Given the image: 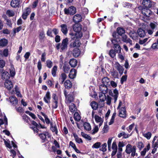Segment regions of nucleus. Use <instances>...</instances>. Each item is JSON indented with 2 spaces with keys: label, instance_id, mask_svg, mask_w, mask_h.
<instances>
[{
  "label": "nucleus",
  "instance_id": "nucleus-24",
  "mask_svg": "<svg viewBox=\"0 0 158 158\" xmlns=\"http://www.w3.org/2000/svg\"><path fill=\"white\" fill-rule=\"evenodd\" d=\"M110 73L114 78H118V72L114 69L111 70Z\"/></svg>",
  "mask_w": 158,
  "mask_h": 158
},
{
  "label": "nucleus",
  "instance_id": "nucleus-7",
  "mask_svg": "<svg viewBox=\"0 0 158 158\" xmlns=\"http://www.w3.org/2000/svg\"><path fill=\"white\" fill-rule=\"evenodd\" d=\"M142 14L147 17H149L152 15L151 11L148 8H143L142 10Z\"/></svg>",
  "mask_w": 158,
  "mask_h": 158
},
{
  "label": "nucleus",
  "instance_id": "nucleus-1",
  "mask_svg": "<svg viewBox=\"0 0 158 158\" xmlns=\"http://www.w3.org/2000/svg\"><path fill=\"white\" fill-rule=\"evenodd\" d=\"M68 39L67 38L64 39L61 44H57L56 45V48L60 52H63L67 49Z\"/></svg>",
  "mask_w": 158,
  "mask_h": 158
},
{
  "label": "nucleus",
  "instance_id": "nucleus-44",
  "mask_svg": "<svg viewBox=\"0 0 158 158\" xmlns=\"http://www.w3.org/2000/svg\"><path fill=\"white\" fill-rule=\"evenodd\" d=\"M3 124H4L6 126L7 125V119L5 116L4 117V121L2 119H0V126Z\"/></svg>",
  "mask_w": 158,
  "mask_h": 158
},
{
  "label": "nucleus",
  "instance_id": "nucleus-19",
  "mask_svg": "<svg viewBox=\"0 0 158 158\" xmlns=\"http://www.w3.org/2000/svg\"><path fill=\"white\" fill-rule=\"evenodd\" d=\"M4 85L5 87L9 90L13 86L12 82L9 80H6L4 83Z\"/></svg>",
  "mask_w": 158,
  "mask_h": 158
},
{
  "label": "nucleus",
  "instance_id": "nucleus-58",
  "mask_svg": "<svg viewBox=\"0 0 158 158\" xmlns=\"http://www.w3.org/2000/svg\"><path fill=\"white\" fill-rule=\"evenodd\" d=\"M101 145V143L100 142H96L93 145L92 148H98L100 147Z\"/></svg>",
  "mask_w": 158,
  "mask_h": 158
},
{
  "label": "nucleus",
  "instance_id": "nucleus-23",
  "mask_svg": "<svg viewBox=\"0 0 158 158\" xmlns=\"http://www.w3.org/2000/svg\"><path fill=\"white\" fill-rule=\"evenodd\" d=\"M80 43L79 42V40H75L71 42L70 44V46L71 48L78 47L80 46Z\"/></svg>",
  "mask_w": 158,
  "mask_h": 158
},
{
  "label": "nucleus",
  "instance_id": "nucleus-30",
  "mask_svg": "<svg viewBox=\"0 0 158 158\" xmlns=\"http://www.w3.org/2000/svg\"><path fill=\"white\" fill-rule=\"evenodd\" d=\"M113 92L114 95L113 96H112V97L113 98L114 103H115L117 100V99L118 97V90L116 89H115L114 90Z\"/></svg>",
  "mask_w": 158,
  "mask_h": 158
},
{
  "label": "nucleus",
  "instance_id": "nucleus-59",
  "mask_svg": "<svg viewBox=\"0 0 158 158\" xmlns=\"http://www.w3.org/2000/svg\"><path fill=\"white\" fill-rule=\"evenodd\" d=\"M112 138H109L107 141V144L108 146V148L109 150H110V146L111 145V143Z\"/></svg>",
  "mask_w": 158,
  "mask_h": 158
},
{
  "label": "nucleus",
  "instance_id": "nucleus-29",
  "mask_svg": "<svg viewBox=\"0 0 158 158\" xmlns=\"http://www.w3.org/2000/svg\"><path fill=\"white\" fill-rule=\"evenodd\" d=\"M150 149V144H148L147 146L143 149V150L141 152V156H144L147 151H148Z\"/></svg>",
  "mask_w": 158,
  "mask_h": 158
},
{
  "label": "nucleus",
  "instance_id": "nucleus-53",
  "mask_svg": "<svg viewBox=\"0 0 158 158\" xmlns=\"http://www.w3.org/2000/svg\"><path fill=\"white\" fill-rule=\"evenodd\" d=\"M107 146V144L106 143H104L101 146L100 149V150L102 151L103 152H105L106 151V148Z\"/></svg>",
  "mask_w": 158,
  "mask_h": 158
},
{
  "label": "nucleus",
  "instance_id": "nucleus-50",
  "mask_svg": "<svg viewBox=\"0 0 158 158\" xmlns=\"http://www.w3.org/2000/svg\"><path fill=\"white\" fill-rule=\"evenodd\" d=\"M143 135L148 139H149L152 135V134L150 132H148L147 133H143Z\"/></svg>",
  "mask_w": 158,
  "mask_h": 158
},
{
  "label": "nucleus",
  "instance_id": "nucleus-9",
  "mask_svg": "<svg viewBox=\"0 0 158 158\" xmlns=\"http://www.w3.org/2000/svg\"><path fill=\"white\" fill-rule=\"evenodd\" d=\"M122 36V40L127 43H129L131 45L132 44V41L131 39L128 38L127 36L125 34H123Z\"/></svg>",
  "mask_w": 158,
  "mask_h": 158
},
{
  "label": "nucleus",
  "instance_id": "nucleus-34",
  "mask_svg": "<svg viewBox=\"0 0 158 158\" xmlns=\"http://www.w3.org/2000/svg\"><path fill=\"white\" fill-rule=\"evenodd\" d=\"M117 31L118 33L120 35H122L125 33V30L124 28L118 27L117 29Z\"/></svg>",
  "mask_w": 158,
  "mask_h": 158
},
{
  "label": "nucleus",
  "instance_id": "nucleus-33",
  "mask_svg": "<svg viewBox=\"0 0 158 158\" xmlns=\"http://www.w3.org/2000/svg\"><path fill=\"white\" fill-rule=\"evenodd\" d=\"M8 43L7 40L5 39L0 40V46L4 47L6 46Z\"/></svg>",
  "mask_w": 158,
  "mask_h": 158
},
{
  "label": "nucleus",
  "instance_id": "nucleus-2",
  "mask_svg": "<svg viewBox=\"0 0 158 158\" xmlns=\"http://www.w3.org/2000/svg\"><path fill=\"white\" fill-rule=\"evenodd\" d=\"M136 148L135 146H132L130 144H128L126 147V152L128 154L131 153V155L132 156H135Z\"/></svg>",
  "mask_w": 158,
  "mask_h": 158
},
{
  "label": "nucleus",
  "instance_id": "nucleus-60",
  "mask_svg": "<svg viewBox=\"0 0 158 158\" xmlns=\"http://www.w3.org/2000/svg\"><path fill=\"white\" fill-rule=\"evenodd\" d=\"M136 34V33L132 31H131L129 33V35L130 37L133 40H135L136 39V38L135 36Z\"/></svg>",
  "mask_w": 158,
  "mask_h": 158
},
{
  "label": "nucleus",
  "instance_id": "nucleus-13",
  "mask_svg": "<svg viewBox=\"0 0 158 158\" xmlns=\"http://www.w3.org/2000/svg\"><path fill=\"white\" fill-rule=\"evenodd\" d=\"M99 89L101 91L100 93H103V94H107L108 91L107 86L106 85L105 86L102 84L99 87Z\"/></svg>",
  "mask_w": 158,
  "mask_h": 158
},
{
  "label": "nucleus",
  "instance_id": "nucleus-49",
  "mask_svg": "<svg viewBox=\"0 0 158 158\" xmlns=\"http://www.w3.org/2000/svg\"><path fill=\"white\" fill-rule=\"evenodd\" d=\"M116 112L115 111L112 115V116L111 118L110 119V121L109 123V125H111L114 122V119L115 118V117L116 116Z\"/></svg>",
  "mask_w": 158,
  "mask_h": 158
},
{
  "label": "nucleus",
  "instance_id": "nucleus-4",
  "mask_svg": "<svg viewBox=\"0 0 158 158\" xmlns=\"http://www.w3.org/2000/svg\"><path fill=\"white\" fill-rule=\"evenodd\" d=\"M114 67L118 72L119 74L120 75H122L123 74L124 69L123 67L118 62H115Z\"/></svg>",
  "mask_w": 158,
  "mask_h": 158
},
{
  "label": "nucleus",
  "instance_id": "nucleus-36",
  "mask_svg": "<svg viewBox=\"0 0 158 158\" xmlns=\"http://www.w3.org/2000/svg\"><path fill=\"white\" fill-rule=\"evenodd\" d=\"M114 48L117 53H118L121 52V48L118 44H114Z\"/></svg>",
  "mask_w": 158,
  "mask_h": 158
},
{
  "label": "nucleus",
  "instance_id": "nucleus-42",
  "mask_svg": "<svg viewBox=\"0 0 158 158\" xmlns=\"http://www.w3.org/2000/svg\"><path fill=\"white\" fill-rule=\"evenodd\" d=\"M116 52L113 49H111L109 53L110 56L112 58H114L116 56Z\"/></svg>",
  "mask_w": 158,
  "mask_h": 158
},
{
  "label": "nucleus",
  "instance_id": "nucleus-21",
  "mask_svg": "<svg viewBox=\"0 0 158 158\" xmlns=\"http://www.w3.org/2000/svg\"><path fill=\"white\" fill-rule=\"evenodd\" d=\"M140 37H144L146 35V31L142 28H139L137 31Z\"/></svg>",
  "mask_w": 158,
  "mask_h": 158
},
{
  "label": "nucleus",
  "instance_id": "nucleus-12",
  "mask_svg": "<svg viewBox=\"0 0 158 158\" xmlns=\"http://www.w3.org/2000/svg\"><path fill=\"white\" fill-rule=\"evenodd\" d=\"M73 100L74 97L73 96L72 94H69L66 97L65 103L67 104H68L73 102Z\"/></svg>",
  "mask_w": 158,
  "mask_h": 158
},
{
  "label": "nucleus",
  "instance_id": "nucleus-38",
  "mask_svg": "<svg viewBox=\"0 0 158 158\" xmlns=\"http://www.w3.org/2000/svg\"><path fill=\"white\" fill-rule=\"evenodd\" d=\"M73 136L77 143H83V142L82 139L81 138H79L76 134H73Z\"/></svg>",
  "mask_w": 158,
  "mask_h": 158
},
{
  "label": "nucleus",
  "instance_id": "nucleus-56",
  "mask_svg": "<svg viewBox=\"0 0 158 158\" xmlns=\"http://www.w3.org/2000/svg\"><path fill=\"white\" fill-rule=\"evenodd\" d=\"M137 146L139 150H141L144 147V145L142 142H138Z\"/></svg>",
  "mask_w": 158,
  "mask_h": 158
},
{
  "label": "nucleus",
  "instance_id": "nucleus-55",
  "mask_svg": "<svg viewBox=\"0 0 158 158\" xmlns=\"http://www.w3.org/2000/svg\"><path fill=\"white\" fill-rule=\"evenodd\" d=\"M127 79V75H125L122 76L121 78L120 83L123 84L124 82L126 81Z\"/></svg>",
  "mask_w": 158,
  "mask_h": 158
},
{
  "label": "nucleus",
  "instance_id": "nucleus-64",
  "mask_svg": "<svg viewBox=\"0 0 158 158\" xmlns=\"http://www.w3.org/2000/svg\"><path fill=\"white\" fill-rule=\"evenodd\" d=\"M52 101H58V96L56 94L54 93L52 95Z\"/></svg>",
  "mask_w": 158,
  "mask_h": 158
},
{
  "label": "nucleus",
  "instance_id": "nucleus-16",
  "mask_svg": "<svg viewBox=\"0 0 158 158\" xmlns=\"http://www.w3.org/2000/svg\"><path fill=\"white\" fill-rule=\"evenodd\" d=\"M82 18V17L81 15L77 14L74 16L73 21L75 23H78V22L81 21Z\"/></svg>",
  "mask_w": 158,
  "mask_h": 158
},
{
  "label": "nucleus",
  "instance_id": "nucleus-22",
  "mask_svg": "<svg viewBox=\"0 0 158 158\" xmlns=\"http://www.w3.org/2000/svg\"><path fill=\"white\" fill-rule=\"evenodd\" d=\"M30 9L29 8H27L25 11L23 12L22 15V17L24 19H26L27 16L29 15L30 13Z\"/></svg>",
  "mask_w": 158,
  "mask_h": 158
},
{
  "label": "nucleus",
  "instance_id": "nucleus-27",
  "mask_svg": "<svg viewBox=\"0 0 158 158\" xmlns=\"http://www.w3.org/2000/svg\"><path fill=\"white\" fill-rule=\"evenodd\" d=\"M69 64L72 67L74 68L77 65V61L74 59H71L69 61Z\"/></svg>",
  "mask_w": 158,
  "mask_h": 158
},
{
  "label": "nucleus",
  "instance_id": "nucleus-26",
  "mask_svg": "<svg viewBox=\"0 0 158 158\" xmlns=\"http://www.w3.org/2000/svg\"><path fill=\"white\" fill-rule=\"evenodd\" d=\"M81 51L78 48H75L73 51V55L75 57H78L80 55Z\"/></svg>",
  "mask_w": 158,
  "mask_h": 158
},
{
  "label": "nucleus",
  "instance_id": "nucleus-41",
  "mask_svg": "<svg viewBox=\"0 0 158 158\" xmlns=\"http://www.w3.org/2000/svg\"><path fill=\"white\" fill-rule=\"evenodd\" d=\"M5 62L3 60H0V73L3 71V67L5 66Z\"/></svg>",
  "mask_w": 158,
  "mask_h": 158
},
{
  "label": "nucleus",
  "instance_id": "nucleus-31",
  "mask_svg": "<svg viewBox=\"0 0 158 158\" xmlns=\"http://www.w3.org/2000/svg\"><path fill=\"white\" fill-rule=\"evenodd\" d=\"M51 130L53 132H54L56 134L58 133L57 127L56 125L53 124L52 123H50Z\"/></svg>",
  "mask_w": 158,
  "mask_h": 158
},
{
  "label": "nucleus",
  "instance_id": "nucleus-48",
  "mask_svg": "<svg viewBox=\"0 0 158 158\" xmlns=\"http://www.w3.org/2000/svg\"><path fill=\"white\" fill-rule=\"evenodd\" d=\"M57 66L56 65L54 66L52 70V74L53 77L56 76V73L57 70Z\"/></svg>",
  "mask_w": 158,
  "mask_h": 158
},
{
  "label": "nucleus",
  "instance_id": "nucleus-8",
  "mask_svg": "<svg viewBox=\"0 0 158 158\" xmlns=\"http://www.w3.org/2000/svg\"><path fill=\"white\" fill-rule=\"evenodd\" d=\"M22 2L21 0H12L10 5L12 7L16 8L19 7Z\"/></svg>",
  "mask_w": 158,
  "mask_h": 158
},
{
  "label": "nucleus",
  "instance_id": "nucleus-46",
  "mask_svg": "<svg viewBox=\"0 0 158 158\" xmlns=\"http://www.w3.org/2000/svg\"><path fill=\"white\" fill-rule=\"evenodd\" d=\"M113 97L107 95V98L106 97V99L105 100H106V103L107 105H110L111 103V100H113ZM114 100V99H113Z\"/></svg>",
  "mask_w": 158,
  "mask_h": 158
},
{
  "label": "nucleus",
  "instance_id": "nucleus-37",
  "mask_svg": "<svg viewBox=\"0 0 158 158\" xmlns=\"http://www.w3.org/2000/svg\"><path fill=\"white\" fill-rule=\"evenodd\" d=\"M67 76L66 74L64 73H62L61 74L60 77L59 78L61 82L60 83L62 84L64 80L66 78Z\"/></svg>",
  "mask_w": 158,
  "mask_h": 158
},
{
  "label": "nucleus",
  "instance_id": "nucleus-20",
  "mask_svg": "<svg viewBox=\"0 0 158 158\" xmlns=\"http://www.w3.org/2000/svg\"><path fill=\"white\" fill-rule=\"evenodd\" d=\"M77 71L75 69H72L69 73V77L70 78L73 79L75 77Z\"/></svg>",
  "mask_w": 158,
  "mask_h": 158
},
{
  "label": "nucleus",
  "instance_id": "nucleus-18",
  "mask_svg": "<svg viewBox=\"0 0 158 158\" xmlns=\"http://www.w3.org/2000/svg\"><path fill=\"white\" fill-rule=\"evenodd\" d=\"M142 4L146 8H149L152 6V4L150 0H143Z\"/></svg>",
  "mask_w": 158,
  "mask_h": 158
},
{
  "label": "nucleus",
  "instance_id": "nucleus-62",
  "mask_svg": "<svg viewBox=\"0 0 158 158\" xmlns=\"http://www.w3.org/2000/svg\"><path fill=\"white\" fill-rule=\"evenodd\" d=\"M94 118L95 121L97 123L101 122L102 121L101 118L98 116L95 115Z\"/></svg>",
  "mask_w": 158,
  "mask_h": 158
},
{
  "label": "nucleus",
  "instance_id": "nucleus-32",
  "mask_svg": "<svg viewBox=\"0 0 158 158\" xmlns=\"http://www.w3.org/2000/svg\"><path fill=\"white\" fill-rule=\"evenodd\" d=\"M106 94L102 93H99V97L101 101L104 102L106 99Z\"/></svg>",
  "mask_w": 158,
  "mask_h": 158
},
{
  "label": "nucleus",
  "instance_id": "nucleus-35",
  "mask_svg": "<svg viewBox=\"0 0 158 158\" xmlns=\"http://www.w3.org/2000/svg\"><path fill=\"white\" fill-rule=\"evenodd\" d=\"M92 108L94 110H97L98 107V104L95 101L92 102L90 104Z\"/></svg>",
  "mask_w": 158,
  "mask_h": 158
},
{
  "label": "nucleus",
  "instance_id": "nucleus-54",
  "mask_svg": "<svg viewBox=\"0 0 158 158\" xmlns=\"http://www.w3.org/2000/svg\"><path fill=\"white\" fill-rule=\"evenodd\" d=\"M6 15L9 17H12L14 15V12L12 10H8L6 12Z\"/></svg>",
  "mask_w": 158,
  "mask_h": 158
},
{
  "label": "nucleus",
  "instance_id": "nucleus-43",
  "mask_svg": "<svg viewBox=\"0 0 158 158\" xmlns=\"http://www.w3.org/2000/svg\"><path fill=\"white\" fill-rule=\"evenodd\" d=\"M158 24L156 22H151L149 24V26L151 28V29L152 30H154V29L156 28Z\"/></svg>",
  "mask_w": 158,
  "mask_h": 158
},
{
  "label": "nucleus",
  "instance_id": "nucleus-28",
  "mask_svg": "<svg viewBox=\"0 0 158 158\" xmlns=\"http://www.w3.org/2000/svg\"><path fill=\"white\" fill-rule=\"evenodd\" d=\"M64 85L66 88L70 89L72 86V83L69 80H67L64 82Z\"/></svg>",
  "mask_w": 158,
  "mask_h": 158
},
{
  "label": "nucleus",
  "instance_id": "nucleus-61",
  "mask_svg": "<svg viewBox=\"0 0 158 158\" xmlns=\"http://www.w3.org/2000/svg\"><path fill=\"white\" fill-rule=\"evenodd\" d=\"M58 101H52V107L53 109H56L58 107Z\"/></svg>",
  "mask_w": 158,
  "mask_h": 158
},
{
  "label": "nucleus",
  "instance_id": "nucleus-15",
  "mask_svg": "<svg viewBox=\"0 0 158 158\" xmlns=\"http://www.w3.org/2000/svg\"><path fill=\"white\" fill-rule=\"evenodd\" d=\"M60 27L61 28V31L63 34L64 35H66L68 31L66 24H62L60 25Z\"/></svg>",
  "mask_w": 158,
  "mask_h": 158
},
{
  "label": "nucleus",
  "instance_id": "nucleus-63",
  "mask_svg": "<svg viewBox=\"0 0 158 158\" xmlns=\"http://www.w3.org/2000/svg\"><path fill=\"white\" fill-rule=\"evenodd\" d=\"M46 53L45 52L43 53L41 56V60L42 62H45L46 59Z\"/></svg>",
  "mask_w": 158,
  "mask_h": 158
},
{
  "label": "nucleus",
  "instance_id": "nucleus-14",
  "mask_svg": "<svg viewBox=\"0 0 158 158\" xmlns=\"http://www.w3.org/2000/svg\"><path fill=\"white\" fill-rule=\"evenodd\" d=\"M118 115L122 118H125L126 117V112L124 107H122L119 110Z\"/></svg>",
  "mask_w": 158,
  "mask_h": 158
},
{
  "label": "nucleus",
  "instance_id": "nucleus-5",
  "mask_svg": "<svg viewBox=\"0 0 158 158\" xmlns=\"http://www.w3.org/2000/svg\"><path fill=\"white\" fill-rule=\"evenodd\" d=\"M73 31L77 33H82L81 30L82 29V26L81 24L79 23H76L73 26Z\"/></svg>",
  "mask_w": 158,
  "mask_h": 158
},
{
  "label": "nucleus",
  "instance_id": "nucleus-11",
  "mask_svg": "<svg viewBox=\"0 0 158 158\" xmlns=\"http://www.w3.org/2000/svg\"><path fill=\"white\" fill-rule=\"evenodd\" d=\"M50 99L51 96L50 93L49 91H48L46 93L45 96L44 98V100L46 103L49 104L50 103Z\"/></svg>",
  "mask_w": 158,
  "mask_h": 158
},
{
  "label": "nucleus",
  "instance_id": "nucleus-17",
  "mask_svg": "<svg viewBox=\"0 0 158 158\" xmlns=\"http://www.w3.org/2000/svg\"><path fill=\"white\" fill-rule=\"evenodd\" d=\"M10 77V75L8 72L4 71L2 73V78L5 80H7Z\"/></svg>",
  "mask_w": 158,
  "mask_h": 158
},
{
  "label": "nucleus",
  "instance_id": "nucleus-47",
  "mask_svg": "<svg viewBox=\"0 0 158 158\" xmlns=\"http://www.w3.org/2000/svg\"><path fill=\"white\" fill-rule=\"evenodd\" d=\"M74 119L77 121H79L81 119V117L78 112H75L74 115Z\"/></svg>",
  "mask_w": 158,
  "mask_h": 158
},
{
  "label": "nucleus",
  "instance_id": "nucleus-52",
  "mask_svg": "<svg viewBox=\"0 0 158 158\" xmlns=\"http://www.w3.org/2000/svg\"><path fill=\"white\" fill-rule=\"evenodd\" d=\"M81 134L82 137H83L85 138L88 140H90L91 139V138L87 134H85L83 132H81Z\"/></svg>",
  "mask_w": 158,
  "mask_h": 158
},
{
  "label": "nucleus",
  "instance_id": "nucleus-25",
  "mask_svg": "<svg viewBox=\"0 0 158 158\" xmlns=\"http://www.w3.org/2000/svg\"><path fill=\"white\" fill-rule=\"evenodd\" d=\"M102 85H104L107 86L109 85V83L110 81V79L107 77H105L103 78L102 80Z\"/></svg>",
  "mask_w": 158,
  "mask_h": 158
},
{
  "label": "nucleus",
  "instance_id": "nucleus-51",
  "mask_svg": "<svg viewBox=\"0 0 158 158\" xmlns=\"http://www.w3.org/2000/svg\"><path fill=\"white\" fill-rule=\"evenodd\" d=\"M47 66L49 68H51L52 66L53 63L49 60H48L46 61Z\"/></svg>",
  "mask_w": 158,
  "mask_h": 158
},
{
  "label": "nucleus",
  "instance_id": "nucleus-3",
  "mask_svg": "<svg viewBox=\"0 0 158 158\" xmlns=\"http://www.w3.org/2000/svg\"><path fill=\"white\" fill-rule=\"evenodd\" d=\"M64 13L66 14L73 15L76 12V9L75 7L71 6L68 9L65 8L64 10Z\"/></svg>",
  "mask_w": 158,
  "mask_h": 158
},
{
  "label": "nucleus",
  "instance_id": "nucleus-10",
  "mask_svg": "<svg viewBox=\"0 0 158 158\" xmlns=\"http://www.w3.org/2000/svg\"><path fill=\"white\" fill-rule=\"evenodd\" d=\"M9 102L13 106H15L18 104V100L16 97L12 96L9 98Z\"/></svg>",
  "mask_w": 158,
  "mask_h": 158
},
{
  "label": "nucleus",
  "instance_id": "nucleus-45",
  "mask_svg": "<svg viewBox=\"0 0 158 158\" xmlns=\"http://www.w3.org/2000/svg\"><path fill=\"white\" fill-rule=\"evenodd\" d=\"M48 134V132H46L45 133H41L40 135V138L44 141L46 139V136Z\"/></svg>",
  "mask_w": 158,
  "mask_h": 158
},
{
  "label": "nucleus",
  "instance_id": "nucleus-40",
  "mask_svg": "<svg viewBox=\"0 0 158 158\" xmlns=\"http://www.w3.org/2000/svg\"><path fill=\"white\" fill-rule=\"evenodd\" d=\"M69 110L72 112H74L77 109V108L75 105L73 103L71 104L69 106Z\"/></svg>",
  "mask_w": 158,
  "mask_h": 158
},
{
  "label": "nucleus",
  "instance_id": "nucleus-39",
  "mask_svg": "<svg viewBox=\"0 0 158 158\" xmlns=\"http://www.w3.org/2000/svg\"><path fill=\"white\" fill-rule=\"evenodd\" d=\"M83 126L84 129L86 130L90 131L91 130V127L90 124L88 123L85 122L84 123Z\"/></svg>",
  "mask_w": 158,
  "mask_h": 158
},
{
  "label": "nucleus",
  "instance_id": "nucleus-6",
  "mask_svg": "<svg viewBox=\"0 0 158 158\" xmlns=\"http://www.w3.org/2000/svg\"><path fill=\"white\" fill-rule=\"evenodd\" d=\"M69 35L71 36V39L73 40H79V39L81 38L82 36V33L76 32L75 33L71 32L69 33Z\"/></svg>",
  "mask_w": 158,
  "mask_h": 158
},
{
  "label": "nucleus",
  "instance_id": "nucleus-57",
  "mask_svg": "<svg viewBox=\"0 0 158 158\" xmlns=\"http://www.w3.org/2000/svg\"><path fill=\"white\" fill-rule=\"evenodd\" d=\"M98 130L99 129L98 126H95L92 131V134L94 135L96 133H97L98 132Z\"/></svg>",
  "mask_w": 158,
  "mask_h": 158
}]
</instances>
